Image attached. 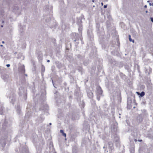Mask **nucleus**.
Masks as SVG:
<instances>
[{
  "label": "nucleus",
  "instance_id": "1",
  "mask_svg": "<svg viewBox=\"0 0 153 153\" xmlns=\"http://www.w3.org/2000/svg\"><path fill=\"white\" fill-rule=\"evenodd\" d=\"M7 138V135L5 136V138L2 137L1 140L0 144L3 147H4L6 145V139Z\"/></svg>",
  "mask_w": 153,
  "mask_h": 153
},
{
  "label": "nucleus",
  "instance_id": "2",
  "mask_svg": "<svg viewBox=\"0 0 153 153\" xmlns=\"http://www.w3.org/2000/svg\"><path fill=\"white\" fill-rule=\"evenodd\" d=\"M26 93V90L22 87H20L19 88V94L20 95H25Z\"/></svg>",
  "mask_w": 153,
  "mask_h": 153
},
{
  "label": "nucleus",
  "instance_id": "3",
  "mask_svg": "<svg viewBox=\"0 0 153 153\" xmlns=\"http://www.w3.org/2000/svg\"><path fill=\"white\" fill-rule=\"evenodd\" d=\"M49 152H53V153H56V152H55V149L52 143H51L49 144Z\"/></svg>",
  "mask_w": 153,
  "mask_h": 153
},
{
  "label": "nucleus",
  "instance_id": "4",
  "mask_svg": "<svg viewBox=\"0 0 153 153\" xmlns=\"http://www.w3.org/2000/svg\"><path fill=\"white\" fill-rule=\"evenodd\" d=\"M102 91L101 88L99 86L97 88V91L96 93V95H102Z\"/></svg>",
  "mask_w": 153,
  "mask_h": 153
},
{
  "label": "nucleus",
  "instance_id": "5",
  "mask_svg": "<svg viewBox=\"0 0 153 153\" xmlns=\"http://www.w3.org/2000/svg\"><path fill=\"white\" fill-rule=\"evenodd\" d=\"M18 69L19 71L22 73H24L25 72V67L24 65L19 67Z\"/></svg>",
  "mask_w": 153,
  "mask_h": 153
},
{
  "label": "nucleus",
  "instance_id": "6",
  "mask_svg": "<svg viewBox=\"0 0 153 153\" xmlns=\"http://www.w3.org/2000/svg\"><path fill=\"white\" fill-rule=\"evenodd\" d=\"M143 120V118L141 115H139L137 117V121L139 123H141Z\"/></svg>",
  "mask_w": 153,
  "mask_h": 153
},
{
  "label": "nucleus",
  "instance_id": "7",
  "mask_svg": "<svg viewBox=\"0 0 153 153\" xmlns=\"http://www.w3.org/2000/svg\"><path fill=\"white\" fill-rule=\"evenodd\" d=\"M15 95L14 94H12V96L11 97V96L9 97L10 99L11 100V101L10 102L12 103L13 104L14 103V102L15 100Z\"/></svg>",
  "mask_w": 153,
  "mask_h": 153
},
{
  "label": "nucleus",
  "instance_id": "8",
  "mask_svg": "<svg viewBox=\"0 0 153 153\" xmlns=\"http://www.w3.org/2000/svg\"><path fill=\"white\" fill-rule=\"evenodd\" d=\"M87 95L90 98H92L93 97V93L91 91L88 93Z\"/></svg>",
  "mask_w": 153,
  "mask_h": 153
},
{
  "label": "nucleus",
  "instance_id": "9",
  "mask_svg": "<svg viewBox=\"0 0 153 153\" xmlns=\"http://www.w3.org/2000/svg\"><path fill=\"white\" fill-rule=\"evenodd\" d=\"M7 123V122L6 121V120H4V123H3L2 125V128L3 129H4L6 128Z\"/></svg>",
  "mask_w": 153,
  "mask_h": 153
},
{
  "label": "nucleus",
  "instance_id": "10",
  "mask_svg": "<svg viewBox=\"0 0 153 153\" xmlns=\"http://www.w3.org/2000/svg\"><path fill=\"white\" fill-rule=\"evenodd\" d=\"M73 34L75 38V39L74 40V42H75L76 40V39H77L79 40V34L76 33H74Z\"/></svg>",
  "mask_w": 153,
  "mask_h": 153
},
{
  "label": "nucleus",
  "instance_id": "11",
  "mask_svg": "<svg viewBox=\"0 0 153 153\" xmlns=\"http://www.w3.org/2000/svg\"><path fill=\"white\" fill-rule=\"evenodd\" d=\"M28 152V149L25 148H23L22 151L20 150L19 151L20 153H27Z\"/></svg>",
  "mask_w": 153,
  "mask_h": 153
},
{
  "label": "nucleus",
  "instance_id": "12",
  "mask_svg": "<svg viewBox=\"0 0 153 153\" xmlns=\"http://www.w3.org/2000/svg\"><path fill=\"white\" fill-rule=\"evenodd\" d=\"M16 111L17 113L20 114H21V109L20 106H17L16 108Z\"/></svg>",
  "mask_w": 153,
  "mask_h": 153
},
{
  "label": "nucleus",
  "instance_id": "13",
  "mask_svg": "<svg viewBox=\"0 0 153 153\" xmlns=\"http://www.w3.org/2000/svg\"><path fill=\"white\" fill-rule=\"evenodd\" d=\"M51 19V16L50 15L47 16V18L45 19V21L47 22H49Z\"/></svg>",
  "mask_w": 153,
  "mask_h": 153
},
{
  "label": "nucleus",
  "instance_id": "14",
  "mask_svg": "<svg viewBox=\"0 0 153 153\" xmlns=\"http://www.w3.org/2000/svg\"><path fill=\"white\" fill-rule=\"evenodd\" d=\"M108 145L109 147L111 149H112L113 148V144L112 142H109L108 143Z\"/></svg>",
  "mask_w": 153,
  "mask_h": 153
},
{
  "label": "nucleus",
  "instance_id": "15",
  "mask_svg": "<svg viewBox=\"0 0 153 153\" xmlns=\"http://www.w3.org/2000/svg\"><path fill=\"white\" fill-rule=\"evenodd\" d=\"M8 77V76L6 74H4L2 75L1 77L2 79L5 80V79H7Z\"/></svg>",
  "mask_w": 153,
  "mask_h": 153
},
{
  "label": "nucleus",
  "instance_id": "16",
  "mask_svg": "<svg viewBox=\"0 0 153 153\" xmlns=\"http://www.w3.org/2000/svg\"><path fill=\"white\" fill-rule=\"evenodd\" d=\"M137 93L138 95H139L141 97H143L145 94V93L144 91L141 92L140 93L139 92H137Z\"/></svg>",
  "mask_w": 153,
  "mask_h": 153
},
{
  "label": "nucleus",
  "instance_id": "17",
  "mask_svg": "<svg viewBox=\"0 0 153 153\" xmlns=\"http://www.w3.org/2000/svg\"><path fill=\"white\" fill-rule=\"evenodd\" d=\"M82 23L81 19L80 18L77 19V23L78 25Z\"/></svg>",
  "mask_w": 153,
  "mask_h": 153
},
{
  "label": "nucleus",
  "instance_id": "18",
  "mask_svg": "<svg viewBox=\"0 0 153 153\" xmlns=\"http://www.w3.org/2000/svg\"><path fill=\"white\" fill-rule=\"evenodd\" d=\"M60 132L61 133H62V135L65 137H66V133L64 132V131L63 130H60Z\"/></svg>",
  "mask_w": 153,
  "mask_h": 153
},
{
  "label": "nucleus",
  "instance_id": "19",
  "mask_svg": "<svg viewBox=\"0 0 153 153\" xmlns=\"http://www.w3.org/2000/svg\"><path fill=\"white\" fill-rule=\"evenodd\" d=\"M128 38H129V39L130 42H132L133 43H134V39H132L131 38V36L130 35H128Z\"/></svg>",
  "mask_w": 153,
  "mask_h": 153
},
{
  "label": "nucleus",
  "instance_id": "20",
  "mask_svg": "<svg viewBox=\"0 0 153 153\" xmlns=\"http://www.w3.org/2000/svg\"><path fill=\"white\" fill-rule=\"evenodd\" d=\"M41 71L42 73H44L45 71V67L43 65L42 66Z\"/></svg>",
  "mask_w": 153,
  "mask_h": 153
},
{
  "label": "nucleus",
  "instance_id": "21",
  "mask_svg": "<svg viewBox=\"0 0 153 153\" xmlns=\"http://www.w3.org/2000/svg\"><path fill=\"white\" fill-rule=\"evenodd\" d=\"M56 64H58V65H57V67L59 68H61V63H59V62H56Z\"/></svg>",
  "mask_w": 153,
  "mask_h": 153
},
{
  "label": "nucleus",
  "instance_id": "22",
  "mask_svg": "<svg viewBox=\"0 0 153 153\" xmlns=\"http://www.w3.org/2000/svg\"><path fill=\"white\" fill-rule=\"evenodd\" d=\"M21 82H22L23 84H24V83H25V82H26V80L25 79V78L24 77H23V79H22V80H21Z\"/></svg>",
  "mask_w": 153,
  "mask_h": 153
},
{
  "label": "nucleus",
  "instance_id": "23",
  "mask_svg": "<svg viewBox=\"0 0 153 153\" xmlns=\"http://www.w3.org/2000/svg\"><path fill=\"white\" fill-rule=\"evenodd\" d=\"M101 95H96L97 99L99 101L100 100V97Z\"/></svg>",
  "mask_w": 153,
  "mask_h": 153
},
{
  "label": "nucleus",
  "instance_id": "24",
  "mask_svg": "<svg viewBox=\"0 0 153 153\" xmlns=\"http://www.w3.org/2000/svg\"><path fill=\"white\" fill-rule=\"evenodd\" d=\"M4 109V108L3 107H1V109H0V114H3V111Z\"/></svg>",
  "mask_w": 153,
  "mask_h": 153
},
{
  "label": "nucleus",
  "instance_id": "25",
  "mask_svg": "<svg viewBox=\"0 0 153 153\" xmlns=\"http://www.w3.org/2000/svg\"><path fill=\"white\" fill-rule=\"evenodd\" d=\"M130 153H134V149H132L130 150Z\"/></svg>",
  "mask_w": 153,
  "mask_h": 153
},
{
  "label": "nucleus",
  "instance_id": "26",
  "mask_svg": "<svg viewBox=\"0 0 153 153\" xmlns=\"http://www.w3.org/2000/svg\"><path fill=\"white\" fill-rule=\"evenodd\" d=\"M132 102V101L131 100H128L127 101V105H129Z\"/></svg>",
  "mask_w": 153,
  "mask_h": 153
},
{
  "label": "nucleus",
  "instance_id": "27",
  "mask_svg": "<svg viewBox=\"0 0 153 153\" xmlns=\"http://www.w3.org/2000/svg\"><path fill=\"white\" fill-rule=\"evenodd\" d=\"M78 30L79 32L80 33L81 32L82 30V28L80 26L78 28Z\"/></svg>",
  "mask_w": 153,
  "mask_h": 153
},
{
  "label": "nucleus",
  "instance_id": "28",
  "mask_svg": "<svg viewBox=\"0 0 153 153\" xmlns=\"http://www.w3.org/2000/svg\"><path fill=\"white\" fill-rule=\"evenodd\" d=\"M14 8L17 10H18L19 9V7L17 6H15Z\"/></svg>",
  "mask_w": 153,
  "mask_h": 153
},
{
  "label": "nucleus",
  "instance_id": "29",
  "mask_svg": "<svg viewBox=\"0 0 153 153\" xmlns=\"http://www.w3.org/2000/svg\"><path fill=\"white\" fill-rule=\"evenodd\" d=\"M52 69V71H53V69L55 68V66H53L51 67Z\"/></svg>",
  "mask_w": 153,
  "mask_h": 153
},
{
  "label": "nucleus",
  "instance_id": "30",
  "mask_svg": "<svg viewBox=\"0 0 153 153\" xmlns=\"http://www.w3.org/2000/svg\"><path fill=\"white\" fill-rule=\"evenodd\" d=\"M150 19H151V21L152 22H153V18L151 17Z\"/></svg>",
  "mask_w": 153,
  "mask_h": 153
},
{
  "label": "nucleus",
  "instance_id": "31",
  "mask_svg": "<svg viewBox=\"0 0 153 153\" xmlns=\"http://www.w3.org/2000/svg\"><path fill=\"white\" fill-rule=\"evenodd\" d=\"M107 7V5H104V8H105Z\"/></svg>",
  "mask_w": 153,
  "mask_h": 153
},
{
  "label": "nucleus",
  "instance_id": "32",
  "mask_svg": "<svg viewBox=\"0 0 153 153\" xmlns=\"http://www.w3.org/2000/svg\"><path fill=\"white\" fill-rule=\"evenodd\" d=\"M6 66L7 67H9L10 66V64H7L6 65Z\"/></svg>",
  "mask_w": 153,
  "mask_h": 153
},
{
  "label": "nucleus",
  "instance_id": "33",
  "mask_svg": "<svg viewBox=\"0 0 153 153\" xmlns=\"http://www.w3.org/2000/svg\"><path fill=\"white\" fill-rule=\"evenodd\" d=\"M138 141L139 142H141L142 141V140H138Z\"/></svg>",
  "mask_w": 153,
  "mask_h": 153
},
{
  "label": "nucleus",
  "instance_id": "34",
  "mask_svg": "<svg viewBox=\"0 0 153 153\" xmlns=\"http://www.w3.org/2000/svg\"><path fill=\"white\" fill-rule=\"evenodd\" d=\"M79 38L81 40H82V37L81 36L80 37H79Z\"/></svg>",
  "mask_w": 153,
  "mask_h": 153
},
{
  "label": "nucleus",
  "instance_id": "35",
  "mask_svg": "<svg viewBox=\"0 0 153 153\" xmlns=\"http://www.w3.org/2000/svg\"><path fill=\"white\" fill-rule=\"evenodd\" d=\"M47 62H50V60H47Z\"/></svg>",
  "mask_w": 153,
  "mask_h": 153
},
{
  "label": "nucleus",
  "instance_id": "36",
  "mask_svg": "<svg viewBox=\"0 0 153 153\" xmlns=\"http://www.w3.org/2000/svg\"><path fill=\"white\" fill-rule=\"evenodd\" d=\"M144 7L145 8H146L147 7V5H145L144 6Z\"/></svg>",
  "mask_w": 153,
  "mask_h": 153
},
{
  "label": "nucleus",
  "instance_id": "37",
  "mask_svg": "<svg viewBox=\"0 0 153 153\" xmlns=\"http://www.w3.org/2000/svg\"><path fill=\"white\" fill-rule=\"evenodd\" d=\"M52 80V83H53V85H54L53 81V80Z\"/></svg>",
  "mask_w": 153,
  "mask_h": 153
},
{
  "label": "nucleus",
  "instance_id": "38",
  "mask_svg": "<svg viewBox=\"0 0 153 153\" xmlns=\"http://www.w3.org/2000/svg\"><path fill=\"white\" fill-rule=\"evenodd\" d=\"M149 4L150 6H151V5H152L151 3H149Z\"/></svg>",
  "mask_w": 153,
  "mask_h": 153
},
{
  "label": "nucleus",
  "instance_id": "39",
  "mask_svg": "<svg viewBox=\"0 0 153 153\" xmlns=\"http://www.w3.org/2000/svg\"><path fill=\"white\" fill-rule=\"evenodd\" d=\"M134 141L135 142H136L137 141V140L136 139H134Z\"/></svg>",
  "mask_w": 153,
  "mask_h": 153
},
{
  "label": "nucleus",
  "instance_id": "40",
  "mask_svg": "<svg viewBox=\"0 0 153 153\" xmlns=\"http://www.w3.org/2000/svg\"><path fill=\"white\" fill-rule=\"evenodd\" d=\"M148 11H147V10H146V13H148Z\"/></svg>",
  "mask_w": 153,
  "mask_h": 153
},
{
  "label": "nucleus",
  "instance_id": "41",
  "mask_svg": "<svg viewBox=\"0 0 153 153\" xmlns=\"http://www.w3.org/2000/svg\"><path fill=\"white\" fill-rule=\"evenodd\" d=\"M2 43L4 44V41H2Z\"/></svg>",
  "mask_w": 153,
  "mask_h": 153
},
{
  "label": "nucleus",
  "instance_id": "42",
  "mask_svg": "<svg viewBox=\"0 0 153 153\" xmlns=\"http://www.w3.org/2000/svg\"><path fill=\"white\" fill-rule=\"evenodd\" d=\"M25 75L26 76H27V74H25Z\"/></svg>",
  "mask_w": 153,
  "mask_h": 153
},
{
  "label": "nucleus",
  "instance_id": "43",
  "mask_svg": "<svg viewBox=\"0 0 153 153\" xmlns=\"http://www.w3.org/2000/svg\"><path fill=\"white\" fill-rule=\"evenodd\" d=\"M49 124L50 125H51V123H49Z\"/></svg>",
  "mask_w": 153,
  "mask_h": 153
},
{
  "label": "nucleus",
  "instance_id": "44",
  "mask_svg": "<svg viewBox=\"0 0 153 153\" xmlns=\"http://www.w3.org/2000/svg\"><path fill=\"white\" fill-rule=\"evenodd\" d=\"M101 4H102V5H103V3L102 2L101 3Z\"/></svg>",
  "mask_w": 153,
  "mask_h": 153
},
{
  "label": "nucleus",
  "instance_id": "45",
  "mask_svg": "<svg viewBox=\"0 0 153 153\" xmlns=\"http://www.w3.org/2000/svg\"><path fill=\"white\" fill-rule=\"evenodd\" d=\"M1 27H3V25H1Z\"/></svg>",
  "mask_w": 153,
  "mask_h": 153
},
{
  "label": "nucleus",
  "instance_id": "46",
  "mask_svg": "<svg viewBox=\"0 0 153 153\" xmlns=\"http://www.w3.org/2000/svg\"><path fill=\"white\" fill-rule=\"evenodd\" d=\"M0 46H1V47H2V46H3V45H0Z\"/></svg>",
  "mask_w": 153,
  "mask_h": 153
},
{
  "label": "nucleus",
  "instance_id": "47",
  "mask_svg": "<svg viewBox=\"0 0 153 153\" xmlns=\"http://www.w3.org/2000/svg\"><path fill=\"white\" fill-rule=\"evenodd\" d=\"M2 22L3 23L4 22V21H2Z\"/></svg>",
  "mask_w": 153,
  "mask_h": 153
},
{
  "label": "nucleus",
  "instance_id": "48",
  "mask_svg": "<svg viewBox=\"0 0 153 153\" xmlns=\"http://www.w3.org/2000/svg\"><path fill=\"white\" fill-rule=\"evenodd\" d=\"M149 2V1H147V2Z\"/></svg>",
  "mask_w": 153,
  "mask_h": 153
},
{
  "label": "nucleus",
  "instance_id": "49",
  "mask_svg": "<svg viewBox=\"0 0 153 153\" xmlns=\"http://www.w3.org/2000/svg\"><path fill=\"white\" fill-rule=\"evenodd\" d=\"M152 6H153V3H152Z\"/></svg>",
  "mask_w": 153,
  "mask_h": 153
},
{
  "label": "nucleus",
  "instance_id": "50",
  "mask_svg": "<svg viewBox=\"0 0 153 153\" xmlns=\"http://www.w3.org/2000/svg\"><path fill=\"white\" fill-rule=\"evenodd\" d=\"M105 148V146L103 147V148L104 149Z\"/></svg>",
  "mask_w": 153,
  "mask_h": 153
},
{
  "label": "nucleus",
  "instance_id": "51",
  "mask_svg": "<svg viewBox=\"0 0 153 153\" xmlns=\"http://www.w3.org/2000/svg\"><path fill=\"white\" fill-rule=\"evenodd\" d=\"M80 69H82V68H81V67H80Z\"/></svg>",
  "mask_w": 153,
  "mask_h": 153
},
{
  "label": "nucleus",
  "instance_id": "52",
  "mask_svg": "<svg viewBox=\"0 0 153 153\" xmlns=\"http://www.w3.org/2000/svg\"><path fill=\"white\" fill-rule=\"evenodd\" d=\"M69 97L71 98V96H70Z\"/></svg>",
  "mask_w": 153,
  "mask_h": 153
}]
</instances>
